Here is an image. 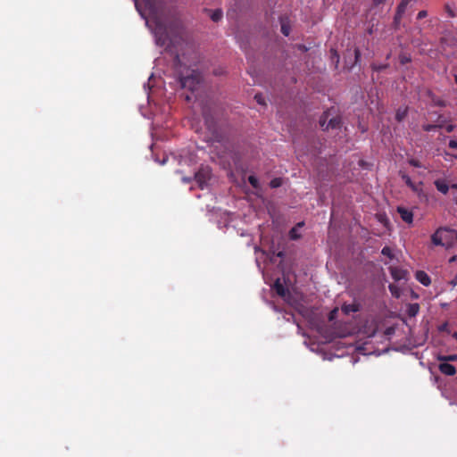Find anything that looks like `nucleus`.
Returning <instances> with one entry per match:
<instances>
[{
	"label": "nucleus",
	"mask_w": 457,
	"mask_h": 457,
	"mask_svg": "<svg viewBox=\"0 0 457 457\" xmlns=\"http://www.w3.org/2000/svg\"><path fill=\"white\" fill-rule=\"evenodd\" d=\"M222 17V12L220 10H216L214 11L212 15H211V18L213 21H218L221 19Z\"/></svg>",
	"instance_id": "obj_15"
},
{
	"label": "nucleus",
	"mask_w": 457,
	"mask_h": 457,
	"mask_svg": "<svg viewBox=\"0 0 457 457\" xmlns=\"http://www.w3.org/2000/svg\"><path fill=\"white\" fill-rule=\"evenodd\" d=\"M397 212L400 214L402 220L405 221L408 224L412 223L413 221V213L411 211L404 208V207H398Z\"/></svg>",
	"instance_id": "obj_6"
},
{
	"label": "nucleus",
	"mask_w": 457,
	"mask_h": 457,
	"mask_svg": "<svg viewBox=\"0 0 457 457\" xmlns=\"http://www.w3.org/2000/svg\"><path fill=\"white\" fill-rule=\"evenodd\" d=\"M248 181H249V183H250L253 187H255V188H257V187H258V179H257V178H256V177H254V176H249V178H248Z\"/></svg>",
	"instance_id": "obj_18"
},
{
	"label": "nucleus",
	"mask_w": 457,
	"mask_h": 457,
	"mask_svg": "<svg viewBox=\"0 0 457 457\" xmlns=\"http://www.w3.org/2000/svg\"><path fill=\"white\" fill-rule=\"evenodd\" d=\"M360 309V305L358 303H349V304H344L342 306V311L345 314H350L351 312H356Z\"/></svg>",
	"instance_id": "obj_12"
},
{
	"label": "nucleus",
	"mask_w": 457,
	"mask_h": 457,
	"mask_svg": "<svg viewBox=\"0 0 457 457\" xmlns=\"http://www.w3.org/2000/svg\"><path fill=\"white\" fill-rule=\"evenodd\" d=\"M354 55H355V62H358V59L360 58L361 56V53H360V50L359 49H355L354 50Z\"/></svg>",
	"instance_id": "obj_30"
},
{
	"label": "nucleus",
	"mask_w": 457,
	"mask_h": 457,
	"mask_svg": "<svg viewBox=\"0 0 457 457\" xmlns=\"http://www.w3.org/2000/svg\"><path fill=\"white\" fill-rule=\"evenodd\" d=\"M202 81V76L201 74L193 70L191 71L190 74L184 76L181 74L180 76V84L181 87L184 88H187L190 91L194 92L196 90Z\"/></svg>",
	"instance_id": "obj_2"
},
{
	"label": "nucleus",
	"mask_w": 457,
	"mask_h": 457,
	"mask_svg": "<svg viewBox=\"0 0 457 457\" xmlns=\"http://www.w3.org/2000/svg\"><path fill=\"white\" fill-rule=\"evenodd\" d=\"M445 10L450 17L455 16L453 10L449 5L445 6Z\"/></svg>",
	"instance_id": "obj_23"
},
{
	"label": "nucleus",
	"mask_w": 457,
	"mask_h": 457,
	"mask_svg": "<svg viewBox=\"0 0 457 457\" xmlns=\"http://www.w3.org/2000/svg\"><path fill=\"white\" fill-rule=\"evenodd\" d=\"M455 158L457 159V155H455Z\"/></svg>",
	"instance_id": "obj_42"
},
{
	"label": "nucleus",
	"mask_w": 457,
	"mask_h": 457,
	"mask_svg": "<svg viewBox=\"0 0 457 457\" xmlns=\"http://www.w3.org/2000/svg\"><path fill=\"white\" fill-rule=\"evenodd\" d=\"M211 169L208 166H202L195 174V179L199 187L203 188L211 178Z\"/></svg>",
	"instance_id": "obj_3"
},
{
	"label": "nucleus",
	"mask_w": 457,
	"mask_h": 457,
	"mask_svg": "<svg viewBox=\"0 0 457 457\" xmlns=\"http://www.w3.org/2000/svg\"><path fill=\"white\" fill-rule=\"evenodd\" d=\"M383 68H384V66H376V65H373V69H374V70H377V71L381 70V69H383Z\"/></svg>",
	"instance_id": "obj_35"
},
{
	"label": "nucleus",
	"mask_w": 457,
	"mask_h": 457,
	"mask_svg": "<svg viewBox=\"0 0 457 457\" xmlns=\"http://www.w3.org/2000/svg\"><path fill=\"white\" fill-rule=\"evenodd\" d=\"M435 128H436V126H434V125H428V126L424 127V129L426 131H430V130L434 129Z\"/></svg>",
	"instance_id": "obj_32"
},
{
	"label": "nucleus",
	"mask_w": 457,
	"mask_h": 457,
	"mask_svg": "<svg viewBox=\"0 0 457 457\" xmlns=\"http://www.w3.org/2000/svg\"><path fill=\"white\" fill-rule=\"evenodd\" d=\"M449 147H451L453 149H456L457 148V140H454V139L450 140Z\"/></svg>",
	"instance_id": "obj_28"
},
{
	"label": "nucleus",
	"mask_w": 457,
	"mask_h": 457,
	"mask_svg": "<svg viewBox=\"0 0 457 457\" xmlns=\"http://www.w3.org/2000/svg\"><path fill=\"white\" fill-rule=\"evenodd\" d=\"M337 124H338V122L336 120L332 119V120H329V123H328V125L327 126L326 129H328L329 127L335 128Z\"/></svg>",
	"instance_id": "obj_27"
},
{
	"label": "nucleus",
	"mask_w": 457,
	"mask_h": 457,
	"mask_svg": "<svg viewBox=\"0 0 457 457\" xmlns=\"http://www.w3.org/2000/svg\"><path fill=\"white\" fill-rule=\"evenodd\" d=\"M381 253H382L383 255L387 256L390 259L393 258L392 249L389 246H385L382 249Z\"/></svg>",
	"instance_id": "obj_17"
},
{
	"label": "nucleus",
	"mask_w": 457,
	"mask_h": 457,
	"mask_svg": "<svg viewBox=\"0 0 457 457\" xmlns=\"http://www.w3.org/2000/svg\"><path fill=\"white\" fill-rule=\"evenodd\" d=\"M436 189L441 192L442 194L445 195L447 194L448 190H449V187L446 183L445 180L444 179H436L435 182H434Z\"/></svg>",
	"instance_id": "obj_11"
},
{
	"label": "nucleus",
	"mask_w": 457,
	"mask_h": 457,
	"mask_svg": "<svg viewBox=\"0 0 457 457\" xmlns=\"http://www.w3.org/2000/svg\"><path fill=\"white\" fill-rule=\"evenodd\" d=\"M456 280H457V278H456Z\"/></svg>",
	"instance_id": "obj_43"
},
{
	"label": "nucleus",
	"mask_w": 457,
	"mask_h": 457,
	"mask_svg": "<svg viewBox=\"0 0 457 457\" xmlns=\"http://www.w3.org/2000/svg\"><path fill=\"white\" fill-rule=\"evenodd\" d=\"M431 240L435 245L449 248L457 241V231L440 228L432 235Z\"/></svg>",
	"instance_id": "obj_1"
},
{
	"label": "nucleus",
	"mask_w": 457,
	"mask_h": 457,
	"mask_svg": "<svg viewBox=\"0 0 457 457\" xmlns=\"http://www.w3.org/2000/svg\"><path fill=\"white\" fill-rule=\"evenodd\" d=\"M427 15H428L427 11L423 10V11L419 12L417 18L420 20V19L427 17Z\"/></svg>",
	"instance_id": "obj_25"
},
{
	"label": "nucleus",
	"mask_w": 457,
	"mask_h": 457,
	"mask_svg": "<svg viewBox=\"0 0 457 457\" xmlns=\"http://www.w3.org/2000/svg\"><path fill=\"white\" fill-rule=\"evenodd\" d=\"M453 337L457 340V332H455Z\"/></svg>",
	"instance_id": "obj_38"
},
{
	"label": "nucleus",
	"mask_w": 457,
	"mask_h": 457,
	"mask_svg": "<svg viewBox=\"0 0 457 457\" xmlns=\"http://www.w3.org/2000/svg\"><path fill=\"white\" fill-rule=\"evenodd\" d=\"M389 270L391 276L395 280L398 281L401 279H404L406 278L407 272L402 269H399L397 267H390Z\"/></svg>",
	"instance_id": "obj_9"
},
{
	"label": "nucleus",
	"mask_w": 457,
	"mask_h": 457,
	"mask_svg": "<svg viewBox=\"0 0 457 457\" xmlns=\"http://www.w3.org/2000/svg\"><path fill=\"white\" fill-rule=\"evenodd\" d=\"M420 306L418 303H411L408 305L407 312L409 316L414 317L419 312Z\"/></svg>",
	"instance_id": "obj_13"
},
{
	"label": "nucleus",
	"mask_w": 457,
	"mask_h": 457,
	"mask_svg": "<svg viewBox=\"0 0 457 457\" xmlns=\"http://www.w3.org/2000/svg\"><path fill=\"white\" fill-rule=\"evenodd\" d=\"M453 129H454L453 125H448L445 129L447 132H452L453 130Z\"/></svg>",
	"instance_id": "obj_34"
},
{
	"label": "nucleus",
	"mask_w": 457,
	"mask_h": 457,
	"mask_svg": "<svg viewBox=\"0 0 457 457\" xmlns=\"http://www.w3.org/2000/svg\"><path fill=\"white\" fill-rule=\"evenodd\" d=\"M183 181H184V182H186V183H187V182H189V181H190V179L184 178V179H183Z\"/></svg>",
	"instance_id": "obj_37"
},
{
	"label": "nucleus",
	"mask_w": 457,
	"mask_h": 457,
	"mask_svg": "<svg viewBox=\"0 0 457 457\" xmlns=\"http://www.w3.org/2000/svg\"><path fill=\"white\" fill-rule=\"evenodd\" d=\"M412 0H402L401 3L399 4L398 7H397V10H396V13H395V21H398L400 20L403 15L404 14L406 9H407V6L411 4Z\"/></svg>",
	"instance_id": "obj_8"
},
{
	"label": "nucleus",
	"mask_w": 457,
	"mask_h": 457,
	"mask_svg": "<svg viewBox=\"0 0 457 457\" xmlns=\"http://www.w3.org/2000/svg\"><path fill=\"white\" fill-rule=\"evenodd\" d=\"M281 179H274L270 181V187H278L281 186Z\"/></svg>",
	"instance_id": "obj_19"
},
{
	"label": "nucleus",
	"mask_w": 457,
	"mask_h": 457,
	"mask_svg": "<svg viewBox=\"0 0 457 457\" xmlns=\"http://www.w3.org/2000/svg\"><path fill=\"white\" fill-rule=\"evenodd\" d=\"M400 176L404 183L415 193L420 195L422 192L421 185L422 183H414L409 175H407L403 171H400Z\"/></svg>",
	"instance_id": "obj_5"
},
{
	"label": "nucleus",
	"mask_w": 457,
	"mask_h": 457,
	"mask_svg": "<svg viewBox=\"0 0 457 457\" xmlns=\"http://www.w3.org/2000/svg\"><path fill=\"white\" fill-rule=\"evenodd\" d=\"M320 122L321 127H324V122L322 120H320Z\"/></svg>",
	"instance_id": "obj_41"
},
{
	"label": "nucleus",
	"mask_w": 457,
	"mask_h": 457,
	"mask_svg": "<svg viewBox=\"0 0 457 457\" xmlns=\"http://www.w3.org/2000/svg\"><path fill=\"white\" fill-rule=\"evenodd\" d=\"M445 359L447 360V361H457V354L446 355Z\"/></svg>",
	"instance_id": "obj_24"
},
{
	"label": "nucleus",
	"mask_w": 457,
	"mask_h": 457,
	"mask_svg": "<svg viewBox=\"0 0 457 457\" xmlns=\"http://www.w3.org/2000/svg\"><path fill=\"white\" fill-rule=\"evenodd\" d=\"M273 287L279 296H281L286 302L291 303L289 290L283 285L280 278L276 279Z\"/></svg>",
	"instance_id": "obj_4"
},
{
	"label": "nucleus",
	"mask_w": 457,
	"mask_h": 457,
	"mask_svg": "<svg viewBox=\"0 0 457 457\" xmlns=\"http://www.w3.org/2000/svg\"><path fill=\"white\" fill-rule=\"evenodd\" d=\"M389 290L395 297H396V298L400 297V290L396 286L389 285Z\"/></svg>",
	"instance_id": "obj_16"
},
{
	"label": "nucleus",
	"mask_w": 457,
	"mask_h": 457,
	"mask_svg": "<svg viewBox=\"0 0 457 457\" xmlns=\"http://www.w3.org/2000/svg\"><path fill=\"white\" fill-rule=\"evenodd\" d=\"M404 116H405V111H403V112L398 111L397 113H396V119L399 121L402 120Z\"/></svg>",
	"instance_id": "obj_22"
},
{
	"label": "nucleus",
	"mask_w": 457,
	"mask_h": 457,
	"mask_svg": "<svg viewBox=\"0 0 457 457\" xmlns=\"http://www.w3.org/2000/svg\"><path fill=\"white\" fill-rule=\"evenodd\" d=\"M408 162H409L410 165H411L413 167H418V168L422 167L421 163L418 160H416V159H410L408 161Z\"/></svg>",
	"instance_id": "obj_20"
},
{
	"label": "nucleus",
	"mask_w": 457,
	"mask_h": 457,
	"mask_svg": "<svg viewBox=\"0 0 457 457\" xmlns=\"http://www.w3.org/2000/svg\"><path fill=\"white\" fill-rule=\"evenodd\" d=\"M289 31H290V29H289V28H288L287 25H285V24H282V25H281V32H282L286 37H287V36L289 35Z\"/></svg>",
	"instance_id": "obj_21"
},
{
	"label": "nucleus",
	"mask_w": 457,
	"mask_h": 457,
	"mask_svg": "<svg viewBox=\"0 0 457 457\" xmlns=\"http://www.w3.org/2000/svg\"><path fill=\"white\" fill-rule=\"evenodd\" d=\"M410 62V59H409L408 57H406V56H401V62H402L403 64H404V63H406V62Z\"/></svg>",
	"instance_id": "obj_31"
},
{
	"label": "nucleus",
	"mask_w": 457,
	"mask_h": 457,
	"mask_svg": "<svg viewBox=\"0 0 457 457\" xmlns=\"http://www.w3.org/2000/svg\"><path fill=\"white\" fill-rule=\"evenodd\" d=\"M415 278L420 284H422L425 287L429 286L431 283L429 276L425 271H417L415 274Z\"/></svg>",
	"instance_id": "obj_10"
},
{
	"label": "nucleus",
	"mask_w": 457,
	"mask_h": 457,
	"mask_svg": "<svg viewBox=\"0 0 457 457\" xmlns=\"http://www.w3.org/2000/svg\"><path fill=\"white\" fill-rule=\"evenodd\" d=\"M303 222H299L296 227L293 228L290 232H289V236H290V238L291 239H297L300 237V235L298 234V228H301L303 227Z\"/></svg>",
	"instance_id": "obj_14"
},
{
	"label": "nucleus",
	"mask_w": 457,
	"mask_h": 457,
	"mask_svg": "<svg viewBox=\"0 0 457 457\" xmlns=\"http://www.w3.org/2000/svg\"><path fill=\"white\" fill-rule=\"evenodd\" d=\"M332 54H333V55H335V57L337 58V62H338V58H339V57H338V55H337V52H336V51H332Z\"/></svg>",
	"instance_id": "obj_36"
},
{
	"label": "nucleus",
	"mask_w": 457,
	"mask_h": 457,
	"mask_svg": "<svg viewBox=\"0 0 457 457\" xmlns=\"http://www.w3.org/2000/svg\"><path fill=\"white\" fill-rule=\"evenodd\" d=\"M454 80H455V82L457 84V75H454Z\"/></svg>",
	"instance_id": "obj_40"
},
{
	"label": "nucleus",
	"mask_w": 457,
	"mask_h": 457,
	"mask_svg": "<svg viewBox=\"0 0 457 457\" xmlns=\"http://www.w3.org/2000/svg\"><path fill=\"white\" fill-rule=\"evenodd\" d=\"M445 357H446V355H439V356L437 357V360H438V361H444V362H446V361H447V360L445 359Z\"/></svg>",
	"instance_id": "obj_33"
},
{
	"label": "nucleus",
	"mask_w": 457,
	"mask_h": 457,
	"mask_svg": "<svg viewBox=\"0 0 457 457\" xmlns=\"http://www.w3.org/2000/svg\"><path fill=\"white\" fill-rule=\"evenodd\" d=\"M386 0H372V4L374 6H378L385 3Z\"/></svg>",
	"instance_id": "obj_29"
},
{
	"label": "nucleus",
	"mask_w": 457,
	"mask_h": 457,
	"mask_svg": "<svg viewBox=\"0 0 457 457\" xmlns=\"http://www.w3.org/2000/svg\"><path fill=\"white\" fill-rule=\"evenodd\" d=\"M452 187H453V188H456V189H457V184H453V185L452 186Z\"/></svg>",
	"instance_id": "obj_39"
},
{
	"label": "nucleus",
	"mask_w": 457,
	"mask_h": 457,
	"mask_svg": "<svg viewBox=\"0 0 457 457\" xmlns=\"http://www.w3.org/2000/svg\"><path fill=\"white\" fill-rule=\"evenodd\" d=\"M438 369L441 371V373L447 376H453L456 373L455 367L447 362L440 363Z\"/></svg>",
	"instance_id": "obj_7"
},
{
	"label": "nucleus",
	"mask_w": 457,
	"mask_h": 457,
	"mask_svg": "<svg viewBox=\"0 0 457 457\" xmlns=\"http://www.w3.org/2000/svg\"><path fill=\"white\" fill-rule=\"evenodd\" d=\"M254 98L256 99V101H257L260 104H265V103H264V99H263L262 96H261V95H256V96H254Z\"/></svg>",
	"instance_id": "obj_26"
}]
</instances>
